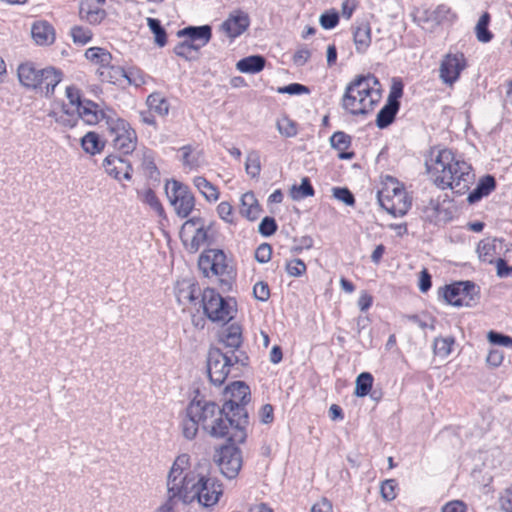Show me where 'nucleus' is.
<instances>
[{
  "instance_id": "obj_1",
  "label": "nucleus",
  "mask_w": 512,
  "mask_h": 512,
  "mask_svg": "<svg viewBox=\"0 0 512 512\" xmlns=\"http://www.w3.org/2000/svg\"><path fill=\"white\" fill-rule=\"evenodd\" d=\"M208 463H198L193 468L188 454L179 455L168 474L167 491L169 501L159 512H171L170 502L179 499L183 503L196 501L205 508L214 506L222 495V485L208 476Z\"/></svg>"
},
{
  "instance_id": "obj_2",
  "label": "nucleus",
  "mask_w": 512,
  "mask_h": 512,
  "mask_svg": "<svg viewBox=\"0 0 512 512\" xmlns=\"http://www.w3.org/2000/svg\"><path fill=\"white\" fill-rule=\"evenodd\" d=\"M425 165L435 185L464 194L474 181L472 167L449 149H433Z\"/></svg>"
},
{
  "instance_id": "obj_3",
  "label": "nucleus",
  "mask_w": 512,
  "mask_h": 512,
  "mask_svg": "<svg viewBox=\"0 0 512 512\" xmlns=\"http://www.w3.org/2000/svg\"><path fill=\"white\" fill-rule=\"evenodd\" d=\"M381 84L373 74L358 75L345 88L342 107L352 115H367L381 100Z\"/></svg>"
},
{
  "instance_id": "obj_4",
  "label": "nucleus",
  "mask_w": 512,
  "mask_h": 512,
  "mask_svg": "<svg viewBox=\"0 0 512 512\" xmlns=\"http://www.w3.org/2000/svg\"><path fill=\"white\" fill-rule=\"evenodd\" d=\"M225 402L223 404L224 411L237 417L236 433L233 439L238 442H244L248 426V412L245 406L250 401V388L242 381H235L225 389Z\"/></svg>"
},
{
  "instance_id": "obj_5",
  "label": "nucleus",
  "mask_w": 512,
  "mask_h": 512,
  "mask_svg": "<svg viewBox=\"0 0 512 512\" xmlns=\"http://www.w3.org/2000/svg\"><path fill=\"white\" fill-rule=\"evenodd\" d=\"M219 413L220 407L216 403L195 397L188 404L182 418L180 425L182 435L187 440L194 439L198 433L199 426L203 429L206 424L211 422V418Z\"/></svg>"
},
{
  "instance_id": "obj_6",
  "label": "nucleus",
  "mask_w": 512,
  "mask_h": 512,
  "mask_svg": "<svg viewBox=\"0 0 512 512\" xmlns=\"http://www.w3.org/2000/svg\"><path fill=\"white\" fill-rule=\"evenodd\" d=\"M248 357L244 352H222L219 348H211L208 353L207 372L210 382L221 386L235 365L245 366Z\"/></svg>"
},
{
  "instance_id": "obj_7",
  "label": "nucleus",
  "mask_w": 512,
  "mask_h": 512,
  "mask_svg": "<svg viewBox=\"0 0 512 512\" xmlns=\"http://www.w3.org/2000/svg\"><path fill=\"white\" fill-rule=\"evenodd\" d=\"M198 267L204 276H216L224 285H230L234 277L233 267L228 262L226 254L220 249L203 251L198 259Z\"/></svg>"
},
{
  "instance_id": "obj_8",
  "label": "nucleus",
  "mask_w": 512,
  "mask_h": 512,
  "mask_svg": "<svg viewBox=\"0 0 512 512\" xmlns=\"http://www.w3.org/2000/svg\"><path fill=\"white\" fill-rule=\"evenodd\" d=\"M199 304L212 322H229L236 312L235 302L232 299H224L216 290L211 288H206L202 292Z\"/></svg>"
},
{
  "instance_id": "obj_9",
  "label": "nucleus",
  "mask_w": 512,
  "mask_h": 512,
  "mask_svg": "<svg viewBox=\"0 0 512 512\" xmlns=\"http://www.w3.org/2000/svg\"><path fill=\"white\" fill-rule=\"evenodd\" d=\"M165 190L177 216L187 218L195 206V198L189 187L177 180H172L167 181Z\"/></svg>"
},
{
  "instance_id": "obj_10",
  "label": "nucleus",
  "mask_w": 512,
  "mask_h": 512,
  "mask_svg": "<svg viewBox=\"0 0 512 512\" xmlns=\"http://www.w3.org/2000/svg\"><path fill=\"white\" fill-rule=\"evenodd\" d=\"M443 296L455 307H472L479 299V287L471 281L457 282L446 286Z\"/></svg>"
},
{
  "instance_id": "obj_11",
  "label": "nucleus",
  "mask_w": 512,
  "mask_h": 512,
  "mask_svg": "<svg viewBox=\"0 0 512 512\" xmlns=\"http://www.w3.org/2000/svg\"><path fill=\"white\" fill-rule=\"evenodd\" d=\"M209 226L200 217H193L187 220L181 229V237L186 248L192 252H197L201 246L208 241Z\"/></svg>"
},
{
  "instance_id": "obj_12",
  "label": "nucleus",
  "mask_w": 512,
  "mask_h": 512,
  "mask_svg": "<svg viewBox=\"0 0 512 512\" xmlns=\"http://www.w3.org/2000/svg\"><path fill=\"white\" fill-rule=\"evenodd\" d=\"M237 444L230 442L227 445H223L215 455L216 463L222 474L228 479L235 478L242 467V453L236 446Z\"/></svg>"
},
{
  "instance_id": "obj_13",
  "label": "nucleus",
  "mask_w": 512,
  "mask_h": 512,
  "mask_svg": "<svg viewBox=\"0 0 512 512\" xmlns=\"http://www.w3.org/2000/svg\"><path fill=\"white\" fill-rule=\"evenodd\" d=\"M237 422V417H234L232 414H228L222 407L220 408V413L211 418V422L206 424L203 430L212 437H228L229 442L239 443L233 439L234 434L236 433Z\"/></svg>"
},
{
  "instance_id": "obj_14",
  "label": "nucleus",
  "mask_w": 512,
  "mask_h": 512,
  "mask_svg": "<svg viewBox=\"0 0 512 512\" xmlns=\"http://www.w3.org/2000/svg\"><path fill=\"white\" fill-rule=\"evenodd\" d=\"M466 66V58L462 53H449L440 62L439 78L443 84L452 87L458 81Z\"/></svg>"
},
{
  "instance_id": "obj_15",
  "label": "nucleus",
  "mask_w": 512,
  "mask_h": 512,
  "mask_svg": "<svg viewBox=\"0 0 512 512\" xmlns=\"http://www.w3.org/2000/svg\"><path fill=\"white\" fill-rule=\"evenodd\" d=\"M199 284L194 279H182L177 281L175 286V295L180 304L197 305L200 303L199 297H202Z\"/></svg>"
},
{
  "instance_id": "obj_16",
  "label": "nucleus",
  "mask_w": 512,
  "mask_h": 512,
  "mask_svg": "<svg viewBox=\"0 0 512 512\" xmlns=\"http://www.w3.org/2000/svg\"><path fill=\"white\" fill-rule=\"evenodd\" d=\"M250 25V19L246 12L236 10L229 14L221 24V30L231 39L244 33Z\"/></svg>"
},
{
  "instance_id": "obj_17",
  "label": "nucleus",
  "mask_w": 512,
  "mask_h": 512,
  "mask_svg": "<svg viewBox=\"0 0 512 512\" xmlns=\"http://www.w3.org/2000/svg\"><path fill=\"white\" fill-rule=\"evenodd\" d=\"M112 112L111 109H100L98 104L87 99H84V102L76 110L78 120L82 119L88 125H95L100 121L106 123L107 114Z\"/></svg>"
},
{
  "instance_id": "obj_18",
  "label": "nucleus",
  "mask_w": 512,
  "mask_h": 512,
  "mask_svg": "<svg viewBox=\"0 0 512 512\" xmlns=\"http://www.w3.org/2000/svg\"><path fill=\"white\" fill-rule=\"evenodd\" d=\"M103 167L108 175L121 180H130L132 177V165L116 155H109L103 160Z\"/></svg>"
},
{
  "instance_id": "obj_19",
  "label": "nucleus",
  "mask_w": 512,
  "mask_h": 512,
  "mask_svg": "<svg viewBox=\"0 0 512 512\" xmlns=\"http://www.w3.org/2000/svg\"><path fill=\"white\" fill-rule=\"evenodd\" d=\"M38 79L39 86L37 89L44 92L45 96L50 97L54 94L55 87L62 80V72L54 67H46L41 69Z\"/></svg>"
},
{
  "instance_id": "obj_20",
  "label": "nucleus",
  "mask_w": 512,
  "mask_h": 512,
  "mask_svg": "<svg viewBox=\"0 0 512 512\" xmlns=\"http://www.w3.org/2000/svg\"><path fill=\"white\" fill-rule=\"evenodd\" d=\"M411 207V200L405 189L392 195L389 202H386L382 208L394 217L404 216Z\"/></svg>"
},
{
  "instance_id": "obj_21",
  "label": "nucleus",
  "mask_w": 512,
  "mask_h": 512,
  "mask_svg": "<svg viewBox=\"0 0 512 512\" xmlns=\"http://www.w3.org/2000/svg\"><path fill=\"white\" fill-rule=\"evenodd\" d=\"M179 37H187L188 40L204 47L212 37V29L209 25L189 26L178 31Z\"/></svg>"
},
{
  "instance_id": "obj_22",
  "label": "nucleus",
  "mask_w": 512,
  "mask_h": 512,
  "mask_svg": "<svg viewBox=\"0 0 512 512\" xmlns=\"http://www.w3.org/2000/svg\"><path fill=\"white\" fill-rule=\"evenodd\" d=\"M32 38L38 45H50L55 40L53 26L44 20L36 21L31 27Z\"/></svg>"
},
{
  "instance_id": "obj_23",
  "label": "nucleus",
  "mask_w": 512,
  "mask_h": 512,
  "mask_svg": "<svg viewBox=\"0 0 512 512\" xmlns=\"http://www.w3.org/2000/svg\"><path fill=\"white\" fill-rule=\"evenodd\" d=\"M219 338L227 348L231 349L230 351L241 352L239 350L242 344V329L240 325L232 323L223 328L219 334Z\"/></svg>"
},
{
  "instance_id": "obj_24",
  "label": "nucleus",
  "mask_w": 512,
  "mask_h": 512,
  "mask_svg": "<svg viewBox=\"0 0 512 512\" xmlns=\"http://www.w3.org/2000/svg\"><path fill=\"white\" fill-rule=\"evenodd\" d=\"M239 212L243 217L250 221H254L259 218L261 207L253 192L249 191L241 196Z\"/></svg>"
},
{
  "instance_id": "obj_25",
  "label": "nucleus",
  "mask_w": 512,
  "mask_h": 512,
  "mask_svg": "<svg viewBox=\"0 0 512 512\" xmlns=\"http://www.w3.org/2000/svg\"><path fill=\"white\" fill-rule=\"evenodd\" d=\"M18 78L20 83L27 87L32 89H37L39 86V73L41 72V69H38L33 63L26 62L22 63L18 67Z\"/></svg>"
},
{
  "instance_id": "obj_26",
  "label": "nucleus",
  "mask_w": 512,
  "mask_h": 512,
  "mask_svg": "<svg viewBox=\"0 0 512 512\" xmlns=\"http://www.w3.org/2000/svg\"><path fill=\"white\" fill-rule=\"evenodd\" d=\"M403 189V185L396 178L389 175L383 177L381 189L377 192V199L380 206L382 207L386 202H389L392 195Z\"/></svg>"
},
{
  "instance_id": "obj_27",
  "label": "nucleus",
  "mask_w": 512,
  "mask_h": 512,
  "mask_svg": "<svg viewBox=\"0 0 512 512\" xmlns=\"http://www.w3.org/2000/svg\"><path fill=\"white\" fill-rule=\"evenodd\" d=\"M496 187L495 178L491 175L482 177L476 187L469 193L467 201L470 204L477 203L483 197L488 196Z\"/></svg>"
},
{
  "instance_id": "obj_28",
  "label": "nucleus",
  "mask_w": 512,
  "mask_h": 512,
  "mask_svg": "<svg viewBox=\"0 0 512 512\" xmlns=\"http://www.w3.org/2000/svg\"><path fill=\"white\" fill-rule=\"evenodd\" d=\"M137 155L141 160L143 174L152 180H159L160 172L155 164L154 152L148 148H143L137 153Z\"/></svg>"
},
{
  "instance_id": "obj_29",
  "label": "nucleus",
  "mask_w": 512,
  "mask_h": 512,
  "mask_svg": "<svg viewBox=\"0 0 512 512\" xmlns=\"http://www.w3.org/2000/svg\"><path fill=\"white\" fill-rule=\"evenodd\" d=\"M353 39L358 53H365L371 44V27L368 23L358 24L353 31Z\"/></svg>"
},
{
  "instance_id": "obj_30",
  "label": "nucleus",
  "mask_w": 512,
  "mask_h": 512,
  "mask_svg": "<svg viewBox=\"0 0 512 512\" xmlns=\"http://www.w3.org/2000/svg\"><path fill=\"white\" fill-rule=\"evenodd\" d=\"M330 144L332 148L339 151L340 159L349 160L355 155L354 152L346 151L351 145V137L343 131L334 132L330 137Z\"/></svg>"
},
{
  "instance_id": "obj_31",
  "label": "nucleus",
  "mask_w": 512,
  "mask_h": 512,
  "mask_svg": "<svg viewBox=\"0 0 512 512\" xmlns=\"http://www.w3.org/2000/svg\"><path fill=\"white\" fill-rule=\"evenodd\" d=\"M182 153V164L185 168L196 170L204 165V156L201 150L193 148L191 145H185L180 148Z\"/></svg>"
},
{
  "instance_id": "obj_32",
  "label": "nucleus",
  "mask_w": 512,
  "mask_h": 512,
  "mask_svg": "<svg viewBox=\"0 0 512 512\" xmlns=\"http://www.w3.org/2000/svg\"><path fill=\"white\" fill-rule=\"evenodd\" d=\"M106 116V127L112 138L124 136L130 131H134L128 122L118 117L115 111L108 113Z\"/></svg>"
},
{
  "instance_id": "obj_33",
  "label": "nucleus",
  "mask_w": 512,
  "mask_h": 512,
  "mask_svg": "<svg viewBox=\"0 0 512 512\" xmlns=\"http://www.w3.org/2000/svg\"><path fill=\"white\" fill-rule=\"evenodd\" d=\"M266 60L261 55H252L239 60L236 64L237 70L242 73L255 74L262 71Z\"/></svg>"
},
{
  "instance_id": "obj_34",
  "label": "nucleus",
  "mask_w": 512,
  "mask_h": 512,
  "mask_svg": "<svg viewBox=\"0 0 512 512\" xmlns=\"http://www.w3.org/2000/svg\"><path fill=\"white\" fill-rule=\"evenodd\" d=\"M502 244L500 239H485L481 240L477 246V254L481 261L493 263L494 257L497 254V247Z\"/></svg>"
},
{
  "instance_id": "obj_35",
  "label": "nucleus",
  "mask_w": 512,
  "mask_h": 512,
  "mask_svg": "<svg viewBox=\"0 0 512 512\" xmlns=\"http://www.w3.org/2000/svg\"><path fill=\"white\" fill-rule=\"evenodd\" d=\"M91 2L92 0H86L81 2L79 10L80 16L82 19L86 20L91 24L100 23L105 17L106 13L101 8H93Z\"/></svg>"
},
{
  "instance_id": "obj_36",
  "label": "nucleus",
  "mask_w": 512,
  "mask_h": 512,
  "mask_svg": "<svg viewBox=\"0 0 512 512\" xmlns=\"http://www.w3.org/2000/svg\"><path fill=\"white\" fill-rule=\"evenodd\" d=\"M113 146L116 150L124 155L131 154L137 144V136L135 131H130L124 136L112 138Z\"/></svg>"
},
{
  "instance_id": "obj_37",
  "label": "nucleus",
  "mask_w": 512,
  "mask_h": 512,
  "mask_svg": "<svg viewBox=\"0 0 512 512\" xmlns=\"http://www.w3.org/2000/svg\"><path fill=\"white\" fill-rule=\"evenodd\" d=\"M193 184L207 201L215 202L218 200L220 195L219 190L205 177H195L193 179Z\"/></svg>"
},
{
  "instance_id": "obj_38",
  "label": "nucleus",
  "mask_w": 512,
  "mask_h": 512,
  "mask_svg": "<svg viewBox=\"0 0 512 512\" xmlns=\"http://www.w3.org/2000/svg\"><path fill=\"white\" fill-rule=\"evenodd\" d=\"M400 106L386 102L376 117V125L380 129H384L391 125L399 111Z\"/></svg>"
},
{
  "instance_id": "obj_39",
  "label": "nucleus",
  "mask_w": 512,
  "mask_h": 512,
  "mask_svg": "<svg viewBox=\"0 0 512 512\" xmlns=\"http://www.w3.org/2000/svg\"><path fill=\"white\" fill-rule=\"evenodd\" d=\"M48 116L66 128H73L78 123L77 114L74 113V111H70L65 104L62 105V111L60 113L50 111Z\"/></svg>"
},
{
  "instance_id": "obj_40",
  "label": "nucleus",
  "mask_w": 512,
  "mask_h": 512,
  "mask_svg": "<svg viewBox=\"0 0 512 512\" xmlns=\"http://www.w3.org/2000/svg\"><path fill=\"white\" fill-rule=\"evenodd\" d=\"M201 48L202 46L186 39L175 46L174 52L177 56L185 60H194L197 58V54Z\"/></svg>"
},
{
  "instance_id": "obj_41",
  "label": "nucleus",
  "mask_w": 512,
  "mask_h": 512,
  "mask_svg": "<svg viewBox=\"0 0 512 512\" xmlns=\"http://www.w3.org/2000/svg\"><path fill=\"white\" fill-rule=\"evenodd\" d=\"M147 104L151 111L160 116H165L169 112V103L167 99L159 92L152 93L147 98Z\"/></svg>"
},
{
  "instance_id": "obj_42",
  "label": "nucleus",
  "mask_w": 512,
  "mask_h": 512,
  "mask_svg": "<svg viewBox=\"0 0 512 512\" xmlns=\"http://www.w3.org/2000/svg\"><path fill=\"white\" fill-rule=\"evenodd\" d=\"M81 146L86 153L95 155L103 149L104 143L101 142L97 133L88 132L81 139Z\"/></svg>"
},
{
  "instance_id": "obj_43",
  "label": "nucleus",
  "mask_w": 512,
  "mask_h": 512,
  "mask_svg": "<svg viewBox=\"0 0 512 512\" xmlns=\"http://www.w3.org/2000/svg\"><path fill=\"white\" fill-rule=\"evenodd\" d=\"M490 22V14L485 12L479 18L476 27L475 34L476 38L481 43H488L492 40L493 34L489 31L488 25Z\"/></svg>"
},
{
  "instance_id": "obj_44",
  "label": "nucleus",
  "mask_w": 512,
  "mask_h": 512,
  "mask_svg": "<svg viewBox=\"0 0 512 512\" xmlns=\"http://www.w3.org/2000/svg\"><path fill=\"white\" fill-rule=\"evenodd\" d=\"M373 381H374V378L371 373H369V372L360 373L356 378L354 394L357 397L367 396L372 389Z\"/></svg>"
},
{
  "instance_id": "obj_45",
  "label": "nucleus",
  "mask_w": 512,
  "mask_h": 512,
  "mask_svg": "<svg viewBox=\"0 0 512 512\" xmlns=\"http://www.w3.org/2000/svg\"><path fill=\"white\" fill-rule=\"evenodd\" d=\"M245 171L251 178H257L261 172L260 154L257 150H250L246 155Z\"/></svg>"
},
{
  "instance_id": "obj_46",
  "label": "nucleus",
  "mask_w": 512,
  "mask_h": 512,
  "mask_svg": "<svg viewBox=\"0 0 512 512\" xmlns=\"http://www.w3.org/2000/svg\"><path fill=\"white\" fill-rule=\"evenodd\" d=\"M85 56L88 60L99 63L103 67L109 65L112 59L111 54L100 47H91L87 49Z\"/></svg>"
},
{
  "instance_id": "obj_47",
  "label": "nucleus",
  "mask_w": 512,
  "mask_h": 512,
  "mask_svg": "<svg viewBox=\"0 0 512 512\" xmlns=\"http://www.w3.org/2000/svg\"><path fill=\"white\" fill-rule=\"evenodd\" d=\"M276 127L278 132L287 138L295 137L298 133L297 123L287 116L278 119Z\"/></svg>"
},
{
  "instance_id": "obj_48",
  "label": "nucleus",
  "mask_w": 512,
  "mask_h": 512,
  "mask_svg": "<svg viewBox=\"0 0 512 512\" xmlns=\"http://www.w3.org/2000/svg\"><path fill=\"white\" fill-rule=\"evenodd\" d=\"M147 25L155 36V43L159 47H164L167 43V34L162 27L160 20L156 18H147Z\"/></svg>"
},
{
  "instance_id": "obj_49",
  "label": "nucleus",
  "mask_w": 512,
  "mask_h": 512,
  "mask_svg": "<svg viewBox=\"0 0 512 512\" xmlns=\"http://www.w3.org/2000/svg\"><path fill=\"white\" fill-rule=\"evenodd\" d=\"M111 69L115 70L116 73L121 74L124 78L127 79L128 83L131 85L141 86L145 83V75L139 69L124 70L120 67H111Z\"/></svg>"
},
{
  "instance_id": "obj_50",
  "label": "nucleus",
  "mask_w": 512,
  "mask_h": 512,
  "mask_svg": "<svg viewBox=\"0 0 512 512\" xmlns=\"http://www.w3.org/2000/svg\"><path fill=\"white\" fill-rule=\"evenodd\" d=\"M314 195V188L308 177H304L301 180L300 186H293L291 189V197L294 200H300L306 197Z\"/></svg>"
},
{
  "instance_id": "obj_51",
  "label": "nucleus",
  "mask_w": 512,
  "mask_h": 512,
  "mask_svg": "<svg viewBox=\"0 0 512 512\" xmlns=\"http://www.w3.org/2000/svg\"><path fill=\"white\" fill-rule=\"evenodd\" d=\"M453 344L452 337H438L434 340V352L441 357H446L451 353Z\"/></svg>"
},
{
  "instance_id": "obj_52",
  "label": "nucleus",
  "mask_w": 512,
  "mask_h": 512,
  "mask_svg": "<svg viewBox=\"0 0 512 512\" xmlns=\"http://www.w3.org/2000/svg\"><path fill=\"white\" fill-rule=\"evenodd\" d=\"M142 201L149 205L159 216L164 214V208L152 189H147L143 192Z\"/></svg>"
},
{
  "instance_id": "obj_53",
  "label": "nucleus",
  "mask_w": 512,
  "mask_h": 512,
  "mask_svg": "<svg viewBox=\"0 0 512 512\" xmlns=\"http://www.w3.org/2000/svg\"><path fill=\"white\" fill-rule=\"evenodd\" d=\"M333 197L338 201L343 202L347 206H354L355 197L352 192L345 187H334L332 188Z\"/></svg>"
},
{
  "instance_id": "obj_54",
  "label": "nucleus",
  "mask_w": 512,
  "mask_h": 512,
  "mask_svg": "<svg viewBox=\"0 0 512 512\" xmlns=\"http://www.w3.org/2000/svg\"><path fill=\"white\" fill-rule=\"evenodd\" d=\"M397 482L394 479H387L382 482L380 487V493L384 500L392 501L396 498Z\"/></svg>"
},
{
  "instance_id": "obj_55",
  "label": "nucleus",
  "mask_w": 512,
  "mask_h": 512,
  "mask_svg": "<svg viewBox=\"0 0 512 512\" xmlns=\"http://www.w3.org/2000/svg\"><path fill=\"white\" fill-rule=\"evenodd\" d=\"M71 36L75 43L84 45V44H87L91 40L92 33L87 28L75 26L71 29Z\"/></svg>"
},
{
  "instance_id": "obj_56",
  "label": "nucleus",
  "mask_w": 512,
  "mask_h": 512,
  "mask_svg": "<svg viewBox=\"0 0 512 512\" xmlns=\"http://www.w3.org/2000/svg\"><path fill=\"white\" fill-rule=\"evenodd\" d=\"M277 223L272 217H264L258 227L259 233L264 237L273 235L277 230Z\"/></svg>"
},
{
  "instance_id": "obj_57",
  "label": "nucleus",
  "mask_w": 512,
  "mask_h": 512,
  "mask_svg": "<svg viewBox=\"0 0 512 512\" xmlns=\"http://www.w3.org/2000/svg\"><path fill=\"white\" fill-rule=\"evenodd\" d=\"M286 271L290 276L299 277L306 272V265L301 259H294L287 263Z\"/></svg>"
},
{
  "instance_id": "obj_58",
  "label": "nucleus",
  "mask_w": 512,
  "mask_h": 512,
  "mask_svg": "<svg viewBox=\"0 0 512 512\" xmlns=\"http://www.w3.org/2000/svg\"><path fill=\"white\" fill-rule=\"evenodd\" d=\"M319 21H320V25L324 29H327V30L333 29L334 27L337 26V24L339 22V15L335 11L325 12L320 16Z\"/></svg>"
},
{
  "instance_id": "obj_59",
  "label": "nucleus",
  "mask_w": 512,
  "mask_h": 512,
  "mask_svg": "<svg viewBox=\"0 0 512 512\" xmlns=\"http://www.w3.org/2000/svg\"><path fill=\"white\" fill-rule=\"evenodd\" d=\"M488 340L490 343L494 345H500L504 347H511L512 346V337L495 332L490 331L487 335Z\"/></svg>"
},
{
  "instance_id": "obj_60",
  "label": "nucleus",
  "mask_w": 512,
  "mask_h": 512,
  "mask_svg": "<svg viewBox=\"0 0 512 512\" xmlns=\"http://www.w3.org/2000/svg\"><path fill=\"white\" fill-rule=\"evenodd\" d=\"M278 92L281 94L300 95L308 94L310 90L305 85L299 83H291L287 86L278 88Z\"/></svg>"
},
{
  "instance_id": "obj_61",
  "label": "nucleus",
  "mask_w": 512,
  "mask_h": 512,
  "mask_svg": "<svg viewBox=\"0 0 512 512\" xmlns=\"http://www.w3.org/2000/svg\"><path fill=\"white\" fill-rule=\"evenodd\" d=\"M254 297L262 302H266L270 297V289L266 282L259 281L253 287Z\"/></svg>"
},
{
  "instance_id": "obj_62",
  "label": "nucleus",
  "mask_w": 512,
  "mask_h": 512,
  "mask_svg": "<svg viewBox=\"0 0 512 512\" xmlns=\"http://www.w3.org/2000/svg\"><path fill=\"white\" fill-rule=\"evenodd\" d=\"M272 247L268 243H262L255 251V259L259 263H267L271 259Z\"/></svg>"
},
{
  "instance_id": "obj_63",
  "label": "nucleus",
  "mask_w": 512,
  "mask_h": 512,
  "mask_svg": "<svg viewBox=\"0 0 512 512\" xmlns=\"http://www.w3.org/2000/svg\"><path fill=\"white\" fill-rule=\"evenodd\" d=\"M219 217L227 223L233 222V207L229 202L223 201L217 206Z\"/></svg>"
},
{
  "instance_id": "obj_64",
  "label": "nucleus",
  "mask_w": 512,
  "mask_h": 512,
  "mask_svg": "<svg viewBox=\"0 0 512 512\" xmlns=\"http://www.w3.org/2000/svg\"><path fill=\"white\" fill-rule=\"evenodd\" d=\"M66 97L69 100V103L74 106L76 110L80 107L82 102H84L81 98L80 90L75 86L66 87Z\"/></svg>"
}]
</instances>
